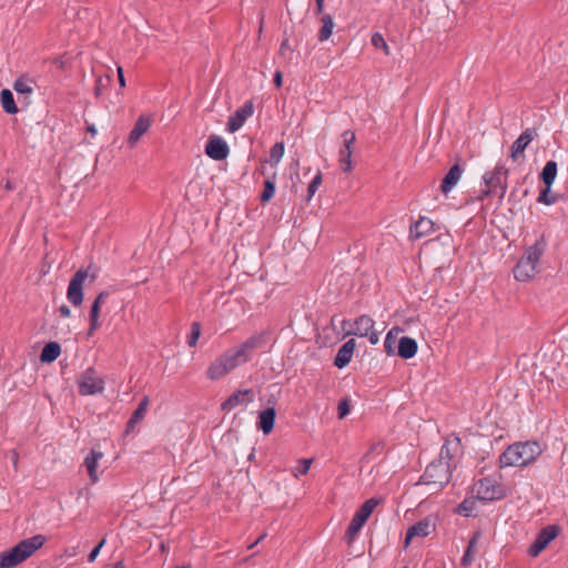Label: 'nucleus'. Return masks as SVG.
<instances>
[{"instance_id":"f257e3e1","label":"nucleus","mask_w":568,"mask_h":568,"mask_svg":"<svg viewBox=\"0 0 568 568\" xmlns=\"http://www.w3.org/2000/svg\"><path fill=\"white\" fill-rule=\"evenodd\" d=\"M541 447L537 442H517L509 445L499 456V466L526 467L532 464L541 454Z\"/></svg>"},{"instance_id":"f03ea898","label":"nucleus","mask_w":568,"mask_h":568,"mask_svg":"<svg viewBox=\"0 0 568 568\" xmlns=\"http://www.w3.org/2000/svg\"><path fill=\"white\" fill-rule=\"evenodd\" d=\"M547 243L544 236L536 240V242L528 246L523 256L514 267V277L517 281L526 282L531 280L538 272V265L542 254L546 251Z\"/></svg>"},{"instance_id":"7ed1b4c3","label":"nucleus","mask_w":568,"mask_h":568,"mask_svg":"<svg viewBox=\"0 0 568 568\" xmlns=\"http://www.w3.org/2000/svg\"><path fill=\"white\" fill-rule=\"evenodd\" d=\"M45 541L42 535H36L18 542L8 551L0 554V568H13L31 557Z\"/></svg>"},{"instance_id":"20e7f679","label":"nucleus","mask_w":568,"mask_h":568,"mask_svg":"<svg viewBox=\"0 0 568 568\" xmlns=\"http://www.w3.org/2000/svg\"><path fill=\"white\" fill-rule=\"evenodd\" d=\"M508 170L503 164H497L494 170L483 175L485 189L481 191L479 200L488 196H498L500 200L507 191Z\"/></svg>"},{"instance_id":"39448f33","label":"nucleus","mask_w":568,"mask_h":568,"mask_svg":"<svg viewBox=\"0 0 568 568\" xmlns=\"http://www.w3.org/2000/svg\"><path fill=\"white\" fill-rule=\"evenodd\" d=\"M245 363L247 362L240 355L236 348L232 347L210 365L206 375L210 379L216 381Z\"/></svg>"},{"instance_id":"423d86ee","label":"nucleus","mask_w":568,"mask_h":568,"mask_svg":"<svg viewBox=\"0 0 568 568\" xmlns=\"http://www.w3.org/2000/svg\"><path fill=\"white\" fill-rule=\"evenodd\" d=\"M452 477V465L443 460L432 462L420 477V484L434 485L442 489Z\"/></svg>"},{"instance_id":"0eeeda50","label":"nucleus","mask_w":568,"mask_h":568,"mask_svg":"<svg viewBox=\"0 0 568 568\" xmlns=\"http://www.w3.org/2000/svg\"><path fill=\"white\" fill-rule=\"evenodd\" d=\"M378 505V500L375 498L367 499L359 509L354 514L351 524L345 532V540L347 544H352L366 520L372 515L375 507Z\"/></svg>"},{"instance_id":"6e6552de","label":"nucleus","mask_w":568,"mask_h":568,"mask_svg":"<svg viewBox=\"0 0 568 568\" xmlns=\"http://www.w3.org/2000/svg\"><path fill=\"white\" fill-rule=\"evenodd\" d=\"M77 385L79 394L82 396L95 395L104 390V379L92 367L87 368L79 375Z\"/></svg>"},{"instance_id":"1a4fd4ad","label":"nucleus","mask_w":568,"mask_h":568,"mask_svg":"<svg viewBox=\"0 0 568 568\" xmlns=\"http://www.w3.org/2000/svg\"><path fill=\"white\" fill-rule=\"evenodd\" d=\"M474 493L479 500H499L506 496V488L503 484L490 477L479 479L474 486Z\"/></svg>"},{"instance_id":"9d476101","label":"nucleus","mask_w":568,"mask_h":568,"mask_svg":"<svg viewBox=\"0 0 568 568\" xmlns=\"http://www.w3.org/2000/svg\"><path fill=\"white\" fill-rule=\"evenodd\" d=\"M89 276V271L84 268L78 270L71 277L67 291L68 301L75 307L83 302V283Z\"/></svg>"},{"instance_id":"9b49d317","label":"nucleus","mask_w":568,"mask_h":568,"mask_svg":"<svg viewBox=\"0 0 568 568\" xmlns=\"http://www.w3.org/2000/svg\"><path fill=\"white\" fill-rule=\"evenodd\" d=\"M375 322L367 315L357 317L354 322L353 329L348 334L358 337H367L372 345H376L379 341V333L374 328Z\"/></svg>"},{"instance_id":"f8f14e48","label":"nucleus","mask_w":568,"mask_h":568,"mask_svg":"<svg viewBox=\"0 0 568 568\" xmlns=\"http://www.w3.org/2000/svg\"><path fill=\"white\" fill-rule=\"evenodd\" d=\"M559 528L556 525L544 527L528 549V555L537 557L558 536Z\"/></svg>"},{"instance_id":"ddd939ff","label":"nucleus","mask_w":568,"mask_h":568,"mask_svg":"<svg viewBox=\"0 0 568 568\" xmlns=\"http://www.w3.org/2000/svg\"><path fill=\"white\" fill-rule=\"evenodd\" d=\"M268 339V333L267 332H260L256 334H253L247 339H245L242 344L235 346L236 351L240 353V355L248 362L252 357V354L255 349L261 348L267 343Z\"/></svg>"},{"instance_id":"4468645a","label":"nucleus","mask_w":568,"mask_h":568,"mask_svg":"<svg viewBox=\"0 0 568 568\" xmlns=\"http://www.w3.org/2000/svg\"><path fill=\"white\" fill-rule=\"evenodd\" d=\"M342 138L343 148L339 150V162L342 170L349 172L352 170L353 144L355 143L356 135L354 131L346 130L343 132Z\"/></svg>"},{"instance_id":"2eb2a0df","label":"nucleus","mask_w":568,"mask_h":568,"mask_svg":"<svg viewBox=\"0 0 568 568\" xmlns=\"http://www.w3.org/2000/svg\"><path fill=\"white\" fill-rule=\"evenodd\" d=\"M463 447L460 438L456 435H450L445 439L444 445L442 446L439 458L437 460L447 462L454 466L453 463L456 457L462 455Z\"/></svg>"},{"instance_id":"dca6fc26","label":"nucleus","mask_w":568,"mask_h":568,"mask_svg":"<svg viewBox=\"0 0 568 568\" xmlns=\"http://www.w3.org/2000/svg\"><path fill=\"white\" fill-rule=\"evenodd\" d=\"M205 153L212 160L222 161L227 158L230 149L223 138L211 135L205 145Z\"/></svg>"},{"instance_id":"f3484780","label":"nucleus","mask_w":568,"mask_h":568,"mask_svg":"<svg viewBox=\"0 0 568 568\" xmlns=\"http://www.w3.org/2000/svg\"><path fill=\"white\" fill-rule=\"evenodd\" d=\"M254 108L252 102H246L229 118L227 131L234 133L239 131L245 121L253 114Z\"/></svg>"},{"instance_id":"a211bd4d","label":"nucleus","mask_w":568,"mask_h":568,"mask_svg":"<svg viewBox=\"0 0 568 568\" xmlns=\"http://www.w3.org/2000/svg\"><path fill=\"white\" fill-rule=\"evenodd\" d=\"M108 297H109L108 292H105V291L100 292L90 307V312H89L90 326L88 329L89 336L93 335L94 332L101 326L100 311H101L102 304L105 303Z\"/></svg>"},{"instance_id":"6ab92c4d","label":"nucleus","mask_w":568,"mask_h":568,"mask_svg":"<svg viewBox=\"0 0 568 568\" xmlns=\"http://www.w3.org/2000/svg\"><path fill=\"white\" fill-rule=\"evenodd\" d=\"M253 402L252 389L236 390L232 393L221 405L224 412H231L240 405Z\"/></svg>"},{"instance_id":"aec40b11","label":"nucleus","mask_w":568,"mask_h":568,"mask_svg":"<svg viewBox=\"0 0 568 568\" xmlns=\"http://www.w3.org/2000/svg\"><path fill=\"white\" fill-rule=\"evenodd\" d=\"M537 136V132L534 129H526L513 143L510 148V158L517 161L518 158L524 153L528 144Z\"/></svg>"},{"instance_id":"412c9836","label":"nucleus","mask_w":568,"mask_h":568,"mask_svg":"<svg viewBox=\"0 0 568 568\" xmlns=\"http://www.w3.org/2000/svg\"><path fill=\"white\" fill-rule=\"evenodd\" d=\"M103 458V453L99 450H91L83 460V465L87 468L91 484H97L100 480L98 467L100 460Z\"/></svg>"},{"instance_id":"4be33fe9","label":"nucleus","mask_w":568,"mask_h":568,"mask_svg":"<svg viewBox=\"0 0 568 568\" xmlns=\"http://www.w3.org/2000/svg\"><path fill=\"white\" fill-rule=\"evenodd\" d=\"M464 168L458 163L454 164L442 181L440 191L447 195L459 182Z\"/></svg>"},{"instance_id":"5701e85b","label":"nucleus","mask_w":568,"mask_h":568,"mask_svg":"<svg viewBox=\"0 0 568 568\" xmlns=\"http://www.w3.org/2000/svg\"><path fill=\"white\" fill-rule=\"evenodd\" d=\"M434 525L430 519L425 518L423 520L417 521L406 532L405 544H409V541L414 537H426L432 532Z\"/></svg>"},{"instance_id":"b1692460","label":"nucleus","mask_w":568,"mask_h":568,"mask_svg":"<svg viewBox=\"0 0 568 568\" xmlns=\"http://www.w3.org/2000/svg\"><path fill=\"white\" fill-rule=\"evenodd\" d=\"M151 126V120L146 115H140L131 130L128 143L133 146L138 143V141L141 139V136L150 129Z\"/></svg>"},{"instance_id":"393cba45","label":"nucleus","mask_w":568,"mask_h":568,"mask_svg":"<svg viewBox=\"0 0 568 568\" xmlns=\"http://www.w3.org/2000/svg\"><path fill=\"white\" fill-rule=\"evenodd\" d=\"M434 230V222L425 216H422L418 221L409 227V236L414 240L420 239L430 234Z\"/></svg>"},{"instance_id":"a878e982","label":"nucleus","mask_w":568,"mask_h":568,"mask_svg":"<svg viewBox=\"0 0 568 568\" xmlns=\"http://www.w3.org/2000/svg\"><path fill=\"white\" fill-rule=\"evenodd\" d=\"M418 345L416 339L409 336H402L397 345V355L404 359L414 357L417 353Z\"/></svg>"},{"instance_id":"bb28decb","label":"nucleus","mask_w":568,"mask_h":568,"mask_svg":"<svg viewBox=\"0 0 568 568\" xmlns=\"http://www.w3.org/2000/svg\"><path fill=\"white\" fill-rule=\"evenodd\" d=\"M354 348H355L354 339H349V341L345 342L342 345V347L338 349V352L334 358V365L338 368L345 367L352 361Z\"/></svg>"},{"instance_id":"cd10ccee","label":"nucleus","mask_w":568,"mask_h":568,"mask_svg":"<svg viewBox=\"0 0 568 568\" xmlns=\"http://www.w3.org/2000/svg\"><path fill=\"white\" fill-rule=\"evenodd\" d=\"M276 412L274 407H267L258 414L257 427L264 433L270 434L274 428Z\"/></svg>"},{"instance_id":"c85d7f7f","label":"nucleus","mask_w":568,"mask_h":568,"mask_svg":"<svg viewBox=\"0 0 568 568\" xmlns=\"http://www.w3.org/2000/svg\"><path fill=\"white\" fill-rule=\"evenodd\" d=\"M481 538V534L476 531L468 541V546L460 559V565L463 567H469L475 560V550Z\"/></svg>"},{"instance_id":"c756f323","label":"nucleus","mask_w":568,"mask_h":568,"mask_svg":"<svg viewBox=\"0 0 568 568\" xmlns=\"http://www.w3.org/2000/svg\"><path fill=\"white\" fill-rule=\"evenodd\" d=\"M402 328L399 327H393L390 328L385 337L384 341V348L387 355L392 356L397 354V345L399 341V334L402 333Z\"/></svg>"},{"instance_id":"7c9ffc66","label":"nucleus","mask_w":568,"mask_h":568,"mask_svg":"<svg viewBox=\"0 0 568 568\" xmlns=\"http://www.w3.org/2000/svg\"><path fill=\"white\" fill-rule=\"evenodd\" d=\"M61 354V346L57 342H50L44 345L40 354L42 363H51L55 361Z\"/></svg>"},{"instance_id":"2f4dec72","label":"nucleus","mask_w":568,"mask_h":568,"mask_svg":"<svg viewBox=\"0 0 568 568\" xmlns=\"http://www.w3.org/2000/svg\"><path fill=\"white\" fill-rule=\"evenodd\" d=\"M322 27L318 32V40L320 41H326L331 38L333 34V30L335 28V22L331 14H323L321 18Z\"/></svg>"},{"instance_id":"473e14b6","label":"nucleus","mask_w":568,"mask_h":568,"mask_svg":"<svg viewBox=\"0 0 568 568\" xmlns=\"http://www.w3.org/2000/svg\"><path fill=\"white\" fill-rule=\"evenodd\" d=\"M558 165L556 161L546 162L542 171H541V180L546 186H551L557 176Z\"/></svg>"},{"instance_id":"72a5a7b5","label":"nucleus","mask_w":568,"mask_h":568,"mask_svg":"<svg viewBox=\"0 0 568 568\" xmlns=\"http://www.w3.org/2000/svg\"><path fill=\"white\" fill-rule=\"evenodd\" d=\"M1 105L8 114H16L18 106L14 102L12 92L9 89H3L0 93Z\"/></svg>"},{"instance_id":"f704fd0d","label":"nucleus","mask_w":568,"mask_h":568,"mask_svg":"<svg viewBox=\"0 0 568 568\" xmlns=\"http://www.w3.org/2000/svg\"><path fill=\"white\" fill-rule=\"evenodd\" d=\"M148 404L149 398L144 397L133 412L132 416L130 417L128 422V428H132L136 423L141 422L144 418L148 409Z\"/></svg>"},{"instance_id":"c9c22d12","label":"nucleus","mask_w":568,"mask_h":568,"mask_svg":"<svg viewBox=\"0 0 568 568\" xmlns=\"http://www.w3.org/2000/svg\"><path fill=\"white\" fill-rule=\"evenodd\" d=\"M33 81L27 78H19L13 83V89L19 94H31L33 92Z\"/></svg>"},{"instance_id":"e433bc0d","label":"nucleus","mask_w":568,"mask_h":568,"mask_svg":"<svg viewBox=\"0 0 568 568\" xmlns=\"http://www.w3.org/2000/svg\"><path fill=\"white\" fill-rule=\"evenodd\" d=\"M284 155V143L283 142H276L272 148H271V151H270V164L272 166H276L282 158Z\"/></svg>"},{"instance_id":"4c0bfd02","label":"nucleus","mask_w":568,"mask_h":568,"mask_svg":"<svg viewBox=\"0 0 568 568\" xmlns=\"http://www.w3.org/2000/svg\"><path fill=\"white\" fill-rule=\"evenodd\" d=\"M538 203L552 205L558 201V196L551 192V186H546L537 199Z\"/></svg>"},{"instance_id":"58836bf2","label":"nucleus","mask_w":568,"mask_h":568,"mask_svg":"<svg viewBox=\"0 0 568 568\" xmlns=\"http://www.w3.org/2000/svg\"><path fill=\"white\" fill-rule=\"evenodd\" d=\"M275 193V182L271 179H266L264 181V190L261 194V201L262 202H268Z\"/></svg>"},{"instance_id":"ea45409f","label":"nucleus","mask_w":568,"mask_h":568,"mask_svg":"<svg viewBox=\"0 0 568 568\" xmlns=\"http://www.w3.org/2000/svg\"><path fill=\"white\" fill-rule=\"evenodd\" d=\"M372 45L376 49L383 50V52L388 55L389 54V47L386 43L384 37L379 32H375L372 36Z\"/></svg>"},{"instance_id":"a19ab883","label":"nucleus","mask_w":568,"mask_h":568,"mask_svg":"<svg viewBox=\"0 0 568 568\" xmlns=\"http://www.w3.org/2000/svg\"><path fill=\"white\" fill-rule=\"evenodd\" d=\"M311 464H312V459H301L298 462V465L296 467H294V469L292 470V475L295 478L306 475L310 470Z\"/></svg>"},{"instance_id":"79ce46f5","label":"nucleus","mask_w":568,"mask_h":568,"mask_svg":"<svg viewBox=\"0 0 568 568\" xmlns=\"http://www.w3.org/2000/svg\"><path fill=\"white\" fill-rule=\"evenodd\" d=\"M321 184H322V174H321V172H317V174L313 178V180L308 184V187H307V193H308L307 200H311L314 196V194L316 193V191L318 190Z\"/></svg>"},{"instance_id":"37998d69","label":"nucleus","mask_w":568,"mask_h":568,"mask_svg":"<svg viewBox=\"0 0 568 568\" xmlns=\"http://www.w3.org/2000/svg\"><path fill=\"white\" fill-rule=\"evenodd\" d=\"M200 334H201L200 323L193 322L192 325H191V333H190V336H189V339H187V344L191 347L196 345V342H197V339L200 337Z\"/></svg>"},{"instance_id":"c03bdc74","label":"nucleus","mask_w":568,"mask_h":568,"mask_svg":"<svg viewBox=\"0 0 568 568\" xmlns=\"http://www.w3.org/2000/svg\"><path fill=\"white\" fill-rule=\"evenodd\" d=\"M338 418H344L349 413V402L347 398L342 399L337 406Z\"/></svg>"},{"instance_id":"a18cd8bd","label":"nucleus","mask_w":568,"mask_h":568,"mask_svg":"<svg viewBox=\"0 0 568 568\" xmlns=\"http://www.w3.org/2000/svg\"><path fill=\"white\" fill-rule=\"evenodd\" d=\"M105 541H106V540H105V538H103V539H102V540H101V541H100V542H99V544H98V545H97V546H95V547L90 551V554H89V556H88V561H89V562H93V561L97 559V557H98V555H99V552H100L101 548L105 545Z\"/></svg>"},{"instance_id":"49530a36","label":"nucleus","mask_w":568,"mask_h":568,"mask_svg":"<svg viewBox=\"0 0 568 568\" xmlns=\"http://www.w3.org/2000/svg\"><path fill=\"white\" fill-rule=\"evenodd\" d=\"M8 456L10 458L11 463H12L13 468L18 469V463H19V454H18V452L14 450V449L10 450Z\"/></svg>"},{"instance_id":"de8ad7c7","label":"nucleus","mask_w":568,"mask_h":568,"mask_svg":"<svg viewBox=\"0 0 568 568\" xmlns=\"http://www.w3.org/2000/svg\"><path fill=\"white\" fill-rule=\"evenodd\" d=\"M59 313H60V315L62 317H70L71 316L70 307L64 305V304L59 307Z\"/></svg>"},{"instance_id":"09e8293b","label":"nucleus","mask_w":568,"mask_h":568,"mask_svg":"<svg viewBox=\"0 0 568 568\" xmlns=\"http://www.w3.org/2000/svg\"><path fill=\"white\" fill-rule=\"evenodd\" d=\"M282 81H283V75H282V72L281 71H276L274 73V83L277 88H280L282 85Z\"/></svg>"},{"instance_id":"8fccbe9b","label":"nucleus","mask_w":568,"mask_h":568,"mask_svg":"<svg viewBox=\"0 0 568 568\" xmlns=\"http://www.w3.org/2000/svg\"><path fill=\"white\" fill-rule=\"evenodd\" d=\"M118 78H119L120 85L124 87L125 85V79H124V74H123V69L121 67H118Z\"/></svg>"},{"instance_id":"3c124183","label":"nucleus","mask_w":568,"mask_h":568,"mask_svg":"<svg viewBox=\"0 0 568 568\" xmlns=\"http://www.w3.org/2000/svg\"><path fill=\"white\" fill-rule=\"evenodd\" d=\"M316 3V13H322L324 10V0H315Z\"/></svg>"},{"instance_id":"603ef678","label":"nucleus","mask_w":568,"mask_h":568,"mask_svg":"<svg viewBox=\"0 0 568 568\" xmlns=\"http://www.w3.org/2000/svg\"><path fill=\"white\" fill-rule=\"evenodd\" d=\"M265 534L261 535L253 544L248 546L250 549H252L255 545H257L262 539L265 538Z\"/></svg>"},{"instance_id":"864d4df0","label":"nucleus","mask_w":568,"mask_h":568,"mask_svg":"<svg viewBox=\"0 0 568 568\" xmlns=\"http://www.w3.org/2000/svg\"><path fill=\"white\" fill-rule=\"evenodd\" d=\"M108 568H125V565H124L123 561L120 560V561L115 562L114 565H112V566H110Z\"/></svg>"},{"instance_id":"5fc2aeb1","label":"nucleus","mask_w":568,"mask_h":568,"mask_svg":"<svg viewBox=\"0 0 568 568\" xmlns=\"http://www.w3.org/2000/svg\"><path fill=\"white\" fill-rule=\"evenodd\" d=\"M88 132L91 133L92 136H94L98 133L93 124L88 126Z\"/></svg>"},{"instance_id":"6e6d98bb","label":"nucleus","mask_w":568,"mask_h":568,"mask_svg":"<svg viewBox=\"0 0 568 568\" xmlns=\"http://www.w3.org/2000/svg\"><path fill=\"white\" fill-rule=\"evenodd\" d=\"M288 47V40H284L282 41L281 43V50L284 51V49H286Z\"/></svg>"},{"instance_id":"4d7b16f0","label":"nucleus","mask_w":568,"mask_h":568,"mask_svg":"<svg viewBox=\"0 0 568 568\" xmlns=\"http://www.w3.org/2000/svg\"><path fill=\"white\" fill-rule=\"evenodd\" d=\"M6 189H7V190H13V185H12V183H11L10 181H8V182L6 183Z\"/></svg>"},{"instance_id":"13d9d810","label":"nucleus","mask_w":568,"mask_h":568,"mask_svg":"<svg viewBox=\"0 0 568 568\" xmlns=\"http://www.w3.org/2000/svg\"><path fill=\"white\" fill-rule=\"evenodd\" d=\"M254 459V450L248 455V460H253Z\"/></svg>"},{"instance_id":"bf43d9fd","label":"nucleus","mask_w":568,"mask_h":568,"mask_svg":"<svg viewBox=\"0 0 568 568\" xmlns=\"http://www.w3.org/2000/svg\"><path fill=\"white\" fill-rule=\"evenodd\" d=\"M460 508H463V510H466V506H464V504L460 505Z\"/></svg>"},{"instance_id":"052dcab7","label":"nucleus","mask_w":568,"mask_h":568,"mask_svg":"<svg viewBox=\"0 0 568 568\" xmlns=\"http://www.w3.org/2000/svg\"><path fill=\"white\" fill-rule=\"evenodd\" d=\"M403 568H407V567H403Z\"/></svg>"}]
</instances>
